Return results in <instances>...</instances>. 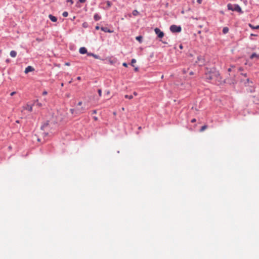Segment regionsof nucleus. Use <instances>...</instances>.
<instances>
[{
  "instance_id": "10",
  "label": "nucleus",
  "mask_w": 259,
  "mask_h": 259,
  "mask_svg": "<svg viewBox=\"0 0 259 259\" xmlns=\"http://www.w3.org/2000/svg\"><path fill=\"white\" fill-rule=\"evenodd\" d=\"M101 29L102 31H104L105 32L111 33V32H113L112 31H111L109 29H108L107 27H102L101 28Z\"/></svg>"
},
{
  "instance_id": "46",
  "label": "nucleus",
  "mask_w": 259,
  "mask_h": 259,
  "mask_svg": "<svg viewBox=\"0 0 259 259\" xmlns=\"http://www.w3.org/2000/svg\"><path fill=\"white\" fill-rule=\"evenodd\" d=\"M246 81H247V82L248 83L249 82V79H246Z\"/></svg>"
},
{
  "instance_id": "49",
  "label": "nucleus",
  "mask_w": 259,
  "mask_h": 259,
  "mask_svg": "<svg viewBox=\"0 0 259 259\" xmlns=\"http://www.w3.org/2000/svg\"><path fill=\"white\" fill-rule=\"evenodd\" d=\"M135 70L136 71H137V70H138V68H135Z\"/></svg>"
},
{
  "instance_id": "22",
  "label": "nucleus",
  "mask_w": 259,
  "mask_h": 259,
  "mask_svg": "<svg viewBox=\"0 0 259 259\" xmlns=\"http://www.w3.org/2000/svg\"><path fill=\"white\" fill-rule=\"evenodd\" d=\"M136 62V60L135 59H133L131 61V65L134 66V64Z\"/></svg>"
},
{
  "instance_id": "5",
  "label": "nucleus",
  "mask_w": 259,
  "mask_h": 259,
  "mask_svg": "<svg viewBox=\"0 0 259 259\" xmlns=\"http://www.w3.org/2000/svg\"><path fill=\"white\" fill-rule=\"evenodd\" d=\"M154 31L155 32V33L157 35V36L159 37V38H162L164 36V33L161 31L159 28H156L155 29H154Z\"/></svg>"
},
{
  "instance_id": "35",
  "label": "nucleus",
  "mask_w": 259,
  "mask_h": 259,
  "mask_svg": "<svg viewBox=\"0 0 259 259\" xmlns=\"http://www.w3.org/2000/svg\"><path fill=\"white\" fill-rule=\"evenodd\" d=\"M86 0H79V2L81 3H83L85 2Z\"/></svg>"
},
{
  "instance_id": "8",
  "label": "nucleus",
  "mask_w": 259,
  "mask_h": 259,
  "mask_svg": "<svg viewBox=\"0 0 259 259\" xmlns=\"http://www.w3.org/2000/svg\"><path fill=\"white\" fill-rule=\"evenodd\" d=\"M34 69L31 66H27L25 69V71H24V72L27 74L28 73H29V72H31V71H34Z\"/></svg>"
},
{
  "instance_id": "14",
  "label": "nucleus",
  "mask_w": 259,
  "mask_h": 259,
  "mask_svg": "<svg viewBox=\"0 0 259 259\" xmlns=\"http://www.w3.org/2000/svg\"><path fill=\"white\" fill-rule=\"evenodd\" d=\"M94 18L95 21H98L101 19V16H99L98 14H95L94 16Z\"/></svg>"
},
{
  "instance_id": "43",
  "label": "nucleus",
  "mask_w": 259,
  "mask_h": 259,
  "mask_svg": "<svg viewBox=\"0 0 259 259\" xmlns=\"http://www.w3.org/2000/svg\"><path fill=\"white\" fill-rule=\"evenodd\" d=\"M180 49H182L183 48V47L182 45H180L179 46Z\"/></svg>"
},
{
  "instance_id": "21",
  "label": "nucleus",
  "mask_w": 259,
  "mask_h": 259,
  "mask_svg": "<svg viewBox=\"0 0 259 259\" xmlns=\"http://www.w3.org/2000/svg\"><path fill=\"white\" fill-rule=\"evenodd\" d=\"M136 39L139 41L141 42L142 39V37L141 36H137Z\"/></svg>"
},
{
  "instance_id": "47",
  "label": "nucleus",
  "mask_w": 259,
  "mask_h": 259,
  "mask_svg": "<svg viewBox=\"0 0 259 259\" xmlns=\"http://www.w3.org/2000/svg\"><path fill=\"white\" fill-rule=\"evenodd\" d=\"M251 36H257V35H256V34H251Z\"/></svg>"
},
{
  "instance_id": "18",
  "label": "nucleus",
  "mask_w": 259,
  "mask_h": 259,
  "mask_svg": "<svg viewBox=\"0 0 259 259\" xmlns=\"http://www.w3.org/2000/svg\"><path fill=\"white\" fill-rule=\"evenodd\" d=\"M229 31V29L228 27H224L223 29V32L224 34L228 33Z\"/></svg>"
},
{
  "instance_id": "20",
  "label": "nucleus",
  "mask_w": 259,
  "mask_h": 259,
  "mask_svg": "<svg viewBox=\"0 0 259 259\" xmlns=\"http://www.w3.org/2000/svg\"><path fill=\"white\" fill-rule=\"evenodd\" d=\"M124 97L125 98H127V99H132L133 98V97L132 95H125Z\"/></svg>"
},
{
  "instance_id": "51",
  "label": "nucleus",
  "mask_w": 259,
  "mask_h": 259,
  "mask_svg": "<svg viewBox=\"0 0 259 259\" xmlns=\"http://www.w3.org/2000/svg\"><path fill=\"white\" fill-rule=\"evenodd\" d=\"M61 86H62V87H63V83H61Z\"/></svg>"
},
{
  "instance_id": "40",
  "label": "nucleus",
  "mask_w": 259,
  "mask_h": 259,
  "mask_svg": "<svg viewBox=\"0 0 259 259\" xmlns=\"http://www.w3.org/2000/svg\"><path fill=\"white\" fill-rule=\"evenodd\" d=\"M47 126V125L46 124H44L42 126V129H45Z\"/></svg>"
},
{
  "instance_id": "50",
  "label": "nucleus",
  "mask_w": 259,
  "mask_h": 259,
  "mask_svg": "<svg viewBox=\"0 0 259 259\" xmlns=\"http://www.w3.org/2000/svg\"><path fill=\"white\" fill-rule=\"evenodd\" d=\"M162 42H163V44H167V42H165V41H163Z\"/></svg>"
},
{
  "instance_id": "4",
  "label": "nucleus",
  "mask_w": 259,
  "mask_h": 259,
  "mask_svg": "<svg viewBox=\"0 0 259 259\" xmlns=\"http://www.w3.org/2000/svg\"><path fill=\"white\" fill-rule=\"evenodd\" d=\"M196 63L198 64L199 66H202L204 63V60L202 56H199L197 57V60L196 61Z\"/></svg>"
},
{
  "instance_id": "39",
  "label": "nucleus",
  "mask_w": 259,
  "mask_h": 259,
  "mask_svg": "<svg viewBox=\"0 0 259 259\" xmlns=\"http://www.w3.org/2000/svg\"><path fill=\"white\" fill-rule=\"evenodd\" d=\"M133 94H134V96H137L138 95V93H137V92H134L133 93Z\"/></svg>"
},
{
  "instance_id": "2",
  "label": "nucleus",
  "mask_w": 259,
  "mask_h": 259,
  "mask_svg": "<svg viewBox=\"0 0 259 259\" xmlns=\"http://www.w3.org/2000/svg\"><path fill=\"white\" fill-rule=\"evenodd\" d=\"M227 7L229 10H232L233 11H237V12H241V9L240 6L238 5H232L231 4H229L227 5Z\"/></svg>"
},
{
  "instance_id": "36",
  "label": "nucleus",
  "mask_w": 259,
  "mask_h": 259,
  "mask_svg": "<svg viewBox=\"0 0 259 259\" xmlns=\"http://www.w3.org/2000/svg\"><path fill=\"white\" fill-rule=\"evenodd\" d=\"M197 2L200 4L202 3V0H197Z\"/></svg>"
},
{
  "instance_id": "37",
  "label": "nucleus",
  "mask_w": 259,
  "mask_h": 259,
  "mask_svg": "<svg viewBox=\"0 0 259 259\" xmlns=\"http://www.w3.org/2000/svg\"><path fill=\"white\" fill-rule=\"evenodd\" d=\"M82 105V102H79L77 104L78 106H81Z\"/></svg>"
},
{
  "instance_id": "38",
  "label": "nucleus",
  "mask_w": 259,
  "mask_h": 259,
  "mask_svg": "<svg viewBox=\"0 0 259 259\" xmlns=\"http://www.w3.org/2000/svg\"><path fill=\"white\" fill-rule=\"evenodd\" d=\"M93 118H94V119L95 121L98 120V117H96V116H94V117H93Z\"/></svg>"
},
{
  "instance_id": "12",
  "label": "nucleus",
  "mask_w": 259,
  "mask_h": 259,
  "mask_svg": "<svg viewBox=\"0 0 259 259\" xmlns=\"http://www.w3.org/2000/svg\"><path fill=\"white\" fill-rule=\"evenodd\" d=\"M254 58H256L257 59H259V55L254 53H253L250 56V58L251 59H252Z\"/></svg>"
},
{
  "instance_id": "25",
  "label": "nucleus",
  "mask_w": 259,
  "mask_h": 259,
  "mask_svg": "<svg viewBox=\"0 0 259 259\" xmlns=\"http://www.w3.org/2000/svg\"><path fill=\"white\" fill-rule=\"evenodd\" d=\"M88 26V24L87 22H84L82 24V26L84 28H87Z\"/></svg>"
},
{
  "instance_id": "23",
  "label": "nucleus",
  "mask_w": 259,
  "mask_h": 259,
  "mask_svg": "<svg viewBox=\"0 0 259 259\" xmlns=\"http://www.w3.org/2000/svg\"><path fill=\"white\" fill-rule=\"evenodd\" d=\"M62 15H63V17H67V16H68V12H64L63 13V14H62Z\"/></svg>"
},
{
  "instance_id": "32",
  "label": "nucleus",
  "mask_w": 259,
  "mask_h": 259,
  "mask_svg": "<svg viewBox=\"0 0 259 259\" xmlns=\"http://www.w3.org/2000/svg\"><path fill=\"white\" fill-rule=\"evenodd\" d=\"M106 95H109V94H110V91H109V90L106 91Z\"/></svg>"
},
{
  "instance_id": "42",
  "label": "nucleus",
  "mask_w": 259,
  "mask_h": 259,
  "mask_svg": "<svg viewBox=\"0 0 259 259\" xmlns=\"http://www.w3.org/2000/svg\"><path fill=\"white\" fill-rule=\"evenodd\" d=\"M95 28H96V29L98 30L100 29V27L98 26H96Z\"/></svg>"
},
{
  "instance_id": "31",
  "label": "nucleus",
  "mask_w": 259,
  "mask_h": 259,
  "mask_svg": "<svg viewBox=\"0 0 259 259\" xmlns=\"http://www.w3.org/2000/svg\"><path fill=\"white\" fill-rule=\"evenodd\" d=\"M67 2H70L71 4H73V1L72 0H67Z\"/></svg>"
},
{
  "instance_id": "28",
  "label": "nucleus",
  "mask_w": 259,
  "mask_h": 259,
  "mask_svg": "<svg viewBox=\"0 0 259 259\" xmlns=\"http://www.w3.org/2000/svg\"><path fill=\"white\" fill-rule=\"evenodd\" d=\"M36 41H37L38 42H40L41 41L43 40V39H41V38H37L36 39Z\"/></svg>"
},
{
  "instance_id": "29",
  "label": "nucleus",
  "mask_w": 259,
  "mask_h": 259,
  "mask_svg": "<svg viewBox=\"0 0 259 259\" xmlns=\"http://www.w3.org/2000/svg\"><path fill=\"white\" fill-rule=\"evenodd\" d=\"M47 94H48V92L46 91H44L42 92V95H44V96L47 95Z\"/></svg>"
},
{
  "instance_id": "15",
  "label": "nucleus",
  "mask_w": 259,
  "mask_h": 259,
  "mask_svg": "<svg viewBox=\"0 0 259 259\" xmlns=\"http://www.w3.org/2000/svg\"><path fill=\"white\" fill-rule=\"evenodd\" d=\"M17 55V52L15 51H11L10 52V56L13 57V58H14Z\"/></svg>"
},
{
  "instance_id": "27",
  "label": "nucleus",
  "mask_w": 259,
  "mask_h": 259,
  "mask_svg": "<svg viewBox=\"0 0 259 259\" xmlns=\"http://www.w3.org/2000/svg\"><path fill=\"white\" fill-rule=\"evenodd\" d=\"M98 92L99 96L101 97L102 96V90L101 89H99L98 91Z\"/></svg>"
},
{
  "instance_id": "13",
  "label": "nucleus",
  "mask_w": 259,
  "mask_h": 259,
  "mask_svg": "<svg viewBox=\"0 0 259 259\" xmlns=\"http://www.w3.org/2000/svg\"><path fill=\"white\" fill-rule=\"evenodd\" d=\"M248 26H249L250 28H251L252 29H259V25H256V26H253L251 24L249 23L248 24Z\"/></svg>"
},
{
  "instance_id": "26",
  "label": "nucleus",
  "mask_w": 259,
  "mask_h": 259,
  "mask_svg": "<svg viewBox=\"0 0 259 259\" xmlns=\"http://www.w3.org/2000/svg\"><path fill=\"white\" fill-rule=\"evenodd\" d=\"M35 102H36V105L38 106V107H41V104L40 103H39L38 102V100H36V101H35Z\"/></svg>"
},
{
  "instance_id": "17",
  "label": "nucleus",
  "mask_w": 259,
  "mask_h": 259,
  "mask_svg": "<svg viewBox=\"0 0 259 259\" xmlns=\"http://www.w3.org/2000/svg\"><path fill=\"white\" fill-rule=\"evenodd\" d=\"M207 128V126L206 125H204L201 127V129L200 130V132H202L204 130H205Z\"/></svg>"
},
{
  "instance_id": "34",
  "label": "nucleus",
  "mask_w": 259,
  "mask_h": 259,
  "mask_svg": "<svg viewBox=\"0 0 259 259\" xmlns=\"http://www.w3.org/2000/svg\"><path fill=\"white\" fill-rule=\"evenodd\" d=\"M196 119L193 118V119H192L191 120V122L193 123V122H196Z\"/></svg>"
},
{
  "instance_id": "3",
  "label": "nucleus",
  "mask_w": 259,
  "mask_h": 259,
  "mask_svg": "<svg viewBox=\"0 0 259 259\" xmlns=\"http://www.w3.org/2000/svg\"><path fill=\"white\" fill-rule=\"evenodd\" d=\"M170 30L172 32H180L181 31V27L180 26L172 25L170 27Z\"/></svg>"
},
{
  "instance_id": "19",
  "label": "nucleus",
  "mask_w": 259,
  "mask_h": 259,
  "mask_svg": "<svg viewBox=\"0 0 259 259\" xmlns=\"http://www.w3.org/2000/svg\"><path fill=\"white\" fill-rule=\"evenodd\" d=\"M139 14V12L137 10H135L133 11V15L134 16H137Z\"/></svg>"
},
{
  "instance_id": "9",
  "label": "nucleus",
  "mask_w": 259,
  "mask_h": 259,
  "mask_svg": "<svg viewBox=\"0 0 259 259\" xmlns=\"http://www.w3.org/2000/svg\"><path fill=\"white\" fill-rule=\"evenodd\" d=\"M79 52L81 54H84L87 53V50L84 47H81L79 49Z\"/></svg>"
},
{
  "instance_id": "41",
  "label": "nucleus",
  "mask_w": 259,
  "mask_h": 259,
  "mask_svg": "<svg viewBox=\"0 0 259 259\" xmlns=\"http://www.w3.org/2000/svg\"><path fill=\"white\" fill-rule=\"evenodd\" d=\"M93 114H96L97 113V111L96 110H93V112H92Z\"/></svg>"
},
{
  "instance_id": "30",
  "label": "nucleus",
  "mask_w": 259,
  "mask_h": 259,
  "mask_svg": "<svg viewBox=\"0 0 259 259\" xmlns=\"http://www.w3.org/2000/svg\"><path fill=\"white\" fill-rule=\"evenodd\" d=\"M16 94V92H12V93H11L10 95H11V96H14V95H15Z\"/></svg>"
},
{
  "instance_id": "45",
  "label": "nucleus",
  "mask_w": 259,
  "mask_h": 259,
  "mask_svg": "<svg viewBox=\"0 0 259 259\" xmlns=\"http://www.w3.org/2000/svg\"><path fill=\"white\" fill-rule=\"evenodd\" d=\"M65 65H67V66H69L70 65V64H69V63H66Z\"/></svg>"
},
{
  "instance_id": "24",
  "label": "nucleus",
  "mask_w": 259,
  "mask_h": 259,
  "mask_svg": "<svg viewBox=\"0 0 259 259\" xmlns=\"http://www.w3.org/2000/svg\"><path fill=\"white\" fill-rule=\"evenodd\" d=\"M106 3H107V7H108V8H109V7H111V2H109V1H107Z\"/></svg>"
},
{
  "instance_id": "44",
  "label": "nucleus",
  "mask_w": 259,
  "mask_h": 259,
  "mask_svg": "<svg viewBox=\"0 0 259 259\" xmlns=\"http://www.w3.org/2000/svg\"><path fill=\"white\" fill-rule=\"evenodd\" d=\"M77 79L78 80H80L81 77H80V76H78V77H77Z\"/></svg>"
},
{
  "instance_id": "1",
  "label": "nucleus",
  "mask_w": 259,
  "mask_h": 259,
  "mask_svg": "<svg viewBox=\"0 0 259 259\" xmlns=\"http://www.w3.org/2000/svg\"><path fill=\"white\" fill-rule=\"evenodd\" d=\"M219 75L218 71L214 69H207L205 73V78L207 80H211L215 78H217Z\"/></svg>"
},
{
  "instance_id": "33",
  "label": "nucleus",
  "mask_w": 259,
  "mask_h": 259,
  "mask_svg": "<svg viewBox=\"0 0 259 259\" xmlns=\"http://www.w3.org/2000/svg\"><path fill=\"white\" fill-rule=\"evenodd\" d=\"M122 65H123V66L125 67H127V63H123L122 64Z\"/></svg>"
},
{
  "instance_id": "11",
  "label": "nucleus",
  "mask_w": 259,
  "mask_h": 259,
  "mask_svg": "<svg viewBox=\"0 0 259 259\" xmlns=\"http://www.w3.org/2000/svg\"><path fill=\"white\" fill-rule=\"evenodd\" d=\"M49 17L50 19V20L53 22H56L57 20V18L52 15H49Z\"/></svg>"
},
{
  "instance_id": "48",
  "label": "nucleus",
  "mask_w": 259,
  "mask_h": 259,
  "mask_svg": "<svg viewBox=\"0 0 259 259\" xmlns=\"http://www.w3.org/2000/svg\"><path fill=\"white\" fill-rule=\"evenodd\" d=\"M190 75H192V74H193V72H192V71H191V72H190Z\"/></svg>"
},
{
  "instance_id": "6",
  "label": "nucleus",
  "mask_w": 259,
  "mask_h": 259,
  "mask_svg": "<svg viewBox=\"0 0 259 259\" xmlns=\"http://www.w3.org/2000/svg\"><path fill=\"white\" fill-rule=\"evenodd\" d=\"M71 113L72 114H74V113H82L84 111V108L83 107H81L80 109H78V108H77L76 109H71L70 110Z\"/></svg>"
},
{
  "instance_id": "16",
  "label": "nucleus",
  "mask_w": 259,
  "mask_h": 259,
  "mask_svg": "<svg viewBox=\"0 0 259 259\" xmlns=\"http://www.w3.org/2000/svg\"><path fill=\"white\" fill-rule=\"evenodd\" d=\"M88 55L92 56L94 57L95 59H99L98 56H97V55L94 54L93 53H88Z\"/></svg>"
},
{
  "instance_id": "7",
  "label": "nucleus",
  "mask_w": 259,
  "mask_h": 259,
  "mask_svg": "<svg viewBox=\"0 0 259 259\" xmlns=\"http://www.w3.org/2000/svg\"><path fill=\"white\" fill-rule=\"evenodd\" d=\"M33 105H29L28 103L25 106H24L23 107V109L24 110H28L29 112H31L32 111V107H33Z\"/></svg>"
}]
</instances>
